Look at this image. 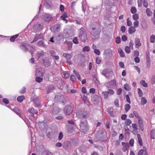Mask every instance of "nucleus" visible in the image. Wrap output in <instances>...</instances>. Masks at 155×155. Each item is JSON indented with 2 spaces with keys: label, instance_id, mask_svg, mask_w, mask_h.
Masks as SVG:
<instances>
[{
  "label": "nucleus",
  "instance_id": "1",
  "mask_svg": "<svg viewBox=\"0 0 155 155\" xmlns=\"http://www.w3.org/2000/svg\"><path fill=\"white\" fill-rule=\"evenodd\" d=\"M90 32L91 34L94 37L93 39H98L99 38L100 34L99 28L96 23L92 24L90 25Z\"/></svg>",
  "mask_w": 155,
  "mask_h": 155
},
{
  "label": "nucleus",
  "instance_id": "2",
  "mask_svg": "<svg viewBox=\"0 0 155 155\" xmlns=\"http://www.w3.org/2000/svg\"><path fill=\"white\" fill-rule=\"evenodd\" d=\"M78 37L79 39L82 41L85 42L87 39L86 31L83 27L80 29Z\"/></svg>",
  "mask_w": 155,
  "mask_h": 155
},
{
  "label": "nucleus",
  "instance_id": "3",
  "mask_svg": "<svg viewBox=\"0 0 155 155\" xmlns=\"http://www.w3.org/2000/svg\"><path fill=\"white\" fill-rule=\"evenodd\" d=\"M77 116L79 118H85L88 117L89 115V113L87 111H85L84 110H78L76 113Z\"/></svg>",
  "mask_w": 155,
  "mask_h": 155
},
{
  "label": "nucleus",
  "instance_id": "4",
  "mask_svg": "<svg viewBox=\"0 0 155 155\" xmlns=\"http://www.w3.org/2000/svg\"><path fill=\"white\" fill-rule=\"evenodd\" d=\"M63 111L66 115H70L73 111L72 106L70 105L65 106L63 109Z\"/></svg>",
  "mask_w": 155,
  "mask_h": 155
},
{
  "label": "nucleus",
  "instance_id": "5",
  "mask_svg": "<svg viewBox=\"0 0 155 155\" xmlns=\"http://www.w3.org/2000/svg\"><path fill=\"white\" fill-rule=\"evenodd\" d=\"M114 91L111 89H109L107 91H104L102 92V94L104 96V98L105 99L108 98L109 95H111L114 94Z\"/></svg>",
  "mask_w": 155,
  "mask_h": 155
},
{
  "label": "nucleus",
  "instance_id": "6",
  "mask_svg": "<svg viewBox=\"0 0 155 155\" xmlns=\"http://www.w3.org/2000/svg\"><path fill=\"white\" fill-rule=\"evenodd\" d=\"M80 128L82 130H86L88 128L86 120L85 119H82L80 124Z\"/></svg>",
  "mask_w": 155,
  "mask_h": 155
},
{
  "label": "nucleus",
  "instance_id": "7",
  "mask_svg": "<svg viewBox=\"0 0 155 155\" xmlns=\"http://www.w3.org/2000/svg\"><path fill=\"white\" fill-rule=\"evenodd\" d=\"M103 132L101 131L100 134L99 133L96 136V138L97 140L101 142H103L104 141L105 137L103 135Z\"/></svg>",
  "mask_w": 155,
  "mask_h": 155
},
{
  "label": "nucleus",
  "instance_id": "8",
  "mask_svg": "<svg viewBox=\"0 0 155 155\" xmlns=\"http://www.w3.org/2000/svg\"><path fill=\"white\" fill-rule=\"evenodd\" d=\"M53 110L52 112V114L53 115H55L58 114L61 110V109H60L58 106H56L54 104H53Z\"/></svg>",
  "mask_w": 155,
  "mask_h": 155
},
{
  "label": "nucleus",
  "instance_id": "9",
  "mask_svg": "<svg viewBox=\"0 0 155 155\" xmlns=\"http://www.w3.org/2000/svg\"><path fill=\"white\" fill-rule=\"evenodd\" d=\"M52 18V15L47 14H45L42 15V20L45 21H49Z\"/></svg>",
  "mask_w": 155,
  "mask_h": 155
},
{
  "label": "nucleus",
  "instance_id": "10",
  "mask_svg": "<svg viewBox=\"0 0 155 155\" xmlns=\"http://www.w3.org/2000/svg\"><path fill=\"white\" fill-rule=\"evenodd\" d=\"M61 25L60 24H57L51 28V31L54 32H58L60 29Z\"/></svg>",
  "mask_w": 155,
  "mask_h": 155
},
{
  "label": "nucleus",
  "instance_id": "11",
  "mask_svg": "<svg viewBox=\"0 0 155 155\" xmlns=\"http://www.w3.org/2000/svg\"><path fill=\"white\" fill-rule=\"evenodd\" d=\"M91 100L94 102V104H97L100 101V98L98 95L94 94L91 96Z\"/></svg>",
  "mask_w": 155,
  "mask_h": 155
},
{
  "label": "nucleus",
  "instance_id": "12",
  "mask_svg": "<svg viewBox=\"0 0 155 155\" xmlns=\"http://www.w3.org/2000/svg\"><path fill=\"white\" fill-rule=\"evenodd\" d=\"M44 38V36L42 34H36L35 35L33 40L31 42V43L37 41L39 39H43Z\"/></svg>",
  "mask_w": 155,
  "mask_h": 155
},
{
  "label": "nucleus",
  "instance_id": "13",
  "mask_svg": "<svg viewBox=\"0 0 155 155\" xmlns=\"http://www.w3.org/2000/svg\"><path fill=\"white\" fill-rule=\"evenodd\" d=\"M43 26L39 23H37L34 26V30L36 31H40L42 29Z\"/></svg>",
  "mask_w": 155,
  "mask_h": 155
},
{
  "label": "nucleus",
  "instance_id": "14",
  "mask_svg": "<svg viewBox=\"0 0 155 155\" xmlns=\"http://www.w3.org/2000/svg\"><path fill=\"white\" fill-rule=\"evenodd\" d=\"M44 5L45 7L47 9L50 8L52 6V3L51 0H46L45 2Z\"/></svg>",
  "mask_w": 155,
  "mask_h": 155
},
{
  "label": "nucleus",
  "instance_id": "15",
  "mask_svg": "<svg viewBox=\"0 0 155 155\" xmlns=\"http://www.w3.org/2000/svg\"><path fill=\"white\" fill-rule=\"evenodd\" d=\"M71 147V143L70 142L66 141L64 143V145L63 147L65 149H68L70 148Z\"/></svg>",
  "mask_w": 155,
  "mask_h": 155
},
{
  "label": "nucleus",
  "instance_id": "16",
  "mask_svg": "<svg viewBox=\"0 0 155 155\" xmlns=\"http://www.w3.org/2000/svg\"><path fill=\"white\" fill-rule=\"evenodd\" d=\"M135 46L136 48H138L139 47H140L141 45L140 43V39L138 38H136L135 39Z\"/></svg>",
  "mask_w": 155,
  "mask_h": 155
},
{
  "label": "nucleus",
  "instance_id": "17",
  "mask_svg": "<svg viewBox=\"0 0 155 155\" xmlns=\"http://www.w3.org/2000/svg\"><path fill=\"white\" fill-rule=\"evenodd\" d=\"M43 60L44 61L43 64L46 67H48L50 65L51 61L49 59L46 60L43 59Z\"/></svg>",
  "mask_w": 155,
  "mask_h": 155
},
{
  "label": "nucleus",
  "instance_id": "18",
  "mask_svg": "<svg viewBox=\"0 0 155 155\" xmlns=\"http://www.w3.org/2000/svg\"><path fill=\"white\" fill-rule=\"evenodd\" d=\"M54 89V86L52 85H50L47 87V93L48 94L52 92Z\"/></svg>",
  "mask_w": 155,
  "mask_h": 155
},
{
  "label": "nucleus",
  "instance_id": "19",
  "mask_svg": "<svg viewBox=\"0 0 155 155\" xmlns=\"http://www.w3.org/2000/svg\"><path fill=\"white\" fill-rule=\"evenodd\" d=\"M109 71L107 69H104L101 72V74L106 78L109 76Z\"/></svg>",
  "mask_w": 155,
  "mask_h": 155
},
{
  "label": "nucleus",
  "instance_id": "20",
  "mask_svg": "<svg viewBox=\"0 0 155 155\" xmlns=\"http://www.w3.org/2000/svg\"><path fill=\"white\" fill-rule=\"evenodd\" d=\"M37 45L39 46L42 47L43 48H45L46 46V45L44 43V41L41 40L38 42Z\"/></svg>",
  "mask_w": 155,
  "mask_h": 155
},
{
  "label": "nucleus",
  "instance_id": "21",
  "mask_svg": "<svg viewBox=\"0 0 155 155\" xmlns=\"http://www.w3.org/2000/svg\"><path fill=\"white\" fill-rule=\"evenodd\" d=\"M122 144L123 147L122 150L123 152H125L127 150V146L129 147L128 145V143H126L124 142H122Z\"/></svg>",
  "mask_w": 155,
  "mask_h": 155
},
{
  "label": "nucleus",
  "instance_id": "22",
  "mask_svg": "<svg viewBox=\"0 0 155 155\" xmlns=\"http://www.w3.org/2000/svg\"><path fill=\"white\" fill-rule=\"evenodd\" d=\"M28 112L31 114L32 115L35 114H37L38 112L37 110H35L33 108H31L28 109Z\"/></svg>",
  "mask_w": 155,
  "mask_h": 155
},
{
  "label": "nucleus",
  "instance_id": "23",
  "mask_svg": "<svg viewBox=\"0 0 155 155\" xmlns=\"http://www.w3.org/2000/svg\"><path fill=\"white\" fill-rule=\"evenodd\" d=\"M33 101L35 104L36 107H39L40 105L39 100L38 98H36L33 99Z\"/></svg>",
  "mask_w": 155,
  "mask_h": 155
},
{
  "label": "nucleus",
  "instance_id": "24",
  "mask_svg": "<svg viewBox=\"0 0 155 155\" xmlns=\"http://www.w3.org/2000/svg\"><path fill=\"white\" fill-rule=\"evenodd\" d=\"M25 99V97L23 95L18 96L17 98V101L20 103L21 102Z\"/></svg>",
  "mask_w": 155,
  "mask_h": 155
},
{
  "label": "nucleus",
  "instance_id": "25",
  "mask_svg": "<svg viewBox=\"0 0 155 155\" xmlns=\"http://www.w3.org/2000/svg\"><path fill=\"white\" fill-rule=\"evenodd\" d=\"M63 56L66 58L67 60H70L72 57V55L71 54L64 53Z\"/></svg>",
  "mask_w": 155,
  "mask_h": 155
},
{
  "label": "nucleus",
  "instance_id": "26",
  "mask_svg": "<svg viewBox=\"0 0 155 155\" xmlns=\"http://www.w3.org/2000/svg\"><path fill=\"white\" fill-rule=\"evenodd\" d=\"M136 29L134 27L131 26L129 27L128 29L129 33L130 34H132L135 32Z\"/></svg>",
  "mask_w": 155,
  "mask_h": 155
},
{
  "label": "nucleus",
  "instance_id": "27",
  "mask_svg": "<svg viewBox=\"0 0 155 155\" xmlns=\"http://www.w3.org/2000/svg\"><path fill=\"white\" fill-rule=\"evenodd\" d=\"M18 36V34H16L12 36L10 39V41L12 42H14L15 41V39L17 38Z\"/></svg>",
  "mask_w": 155,
  "mask_h": 155
},
{
  "label": "nucleus",
  "instance_id": "28",
  "mask_svg": "<svg viewBox=\"0 0 155 155\" xmlns=\"http://www.w3.org/2000/svg\"><path fill=\"white\" fill-rule=\"evenodd\" d=\"M71 143L74 146H76L78 144V140L75 139H73L71 140Z\"/></svg>",
  "mask_w": 155,
  "mask_h": 155
},
{
  "label": "nucleus",
  "instance_id": "29",
  "mask_svg": "<svg viewBox=\"0 0 155 155\" xmlns=\"http://www.w3.org/2000/svg\"><path fill=\"white\" fill-rule=\"evenodd\" d=\"M137 137L138 139V143L140 146H143V143L142 138L141 137L140 135V134H137Z\"/></svg>",
  "mask_w": 155,
  "mask_h": 155
},
{
  "label": "nucleus",
  "instance_id": "30",
  "mask_svg": "<svg viewBox=\"0 0 155 155\" xmlns=\"http://www.w3.org/2000/svg\"><path fill=\"white\" fill-rule=\"evenodd\" d=\"M150 135L151 139H155V130H152L151 131Z\"/></svg>",
  "mask_w": 155,
  "mask_h": 155
},
{
  "label": "nucleus",
  "instance_id": "31",
  "mask_svg": "<svg viewBox=\"0 0 155 155\" xmlns=\"http://www.w3.org/2000/svg\"><path fill=\"white\" fill-rule=\"evenodd\" d=\"M113 109L112 108H108L107 109V112L110 115V116L111 117H113L114 115L113 114Z\"/></svg>",
  "mask_w": 155,
  "mask_h": 155
},
{
  "label": "nucleus",
  "instance_id": "32",
  "mask_svg": "<svg viewBox=\"0 0 155 155\" xmlns=\"http://www.w3.org/2000/svg\"><path fill=\"white\" fill-rule=\"evenodd\" d=\"M20 47L22 50H24L25 52H26L28 50V49L26 45L25 44H22L20 45Z\"/></svg>",
  "mask_w": 155,
  "mask_h": 155
},
{
  "label": "nucleus",
  "instance_id": "33",
  "mask_svg": "<svg viewBox=\"0 0 155 155\" xmlns=\"http://www.w3.org/2000/svg\"><path fill=\"white\" fill-rule=\"evenodd\" d=\"M146 12L147 15L148 16H150L152 14V12L150 11V8H147L146 9Z\"/></svg>",
  "mask_w": 155,
  "mask_h": 155
},
{
  "label": "nucleus",
  "instance_id": "34",
  "mask_svg": "<svg viewBox=\"0 0 155 155\" xmlns=\"http://www.w3.org/2000/svg\"><path fill=\"white\" fill-rule=\"evenodd\" d=\"M146 58L147 60V67H149L150 65V57L149 55H147L146 56Z\"/></svg>",
  "mask_w": 155,
  "mask_h": 155
},
{
  "label": "nucleus",
  "instance_id": "35",
  "mask_svg": "<svg viewBox=\"0 0 155 155\" xmlns=\"http://www.w3.org/2000/svg\"><path fill=\"white\" fill-rule=\"evenodd\" d=\"M82 100L84 102V103L88 105V104H89V103L88 102V101L87 100V97L86 96L84 95H83L82 97Z\"/></svg>",
  "mask_w": 155,
  "mask_h": 155
},
{
  "label": "nucleus",
  "instance_id": "36",
  "mask_svg": "<svg viewBox=\"0 0 155 155\" xmlns=\"http://www.w3.org/2000/svg\"><path fill=\"white\" fill-rule=\"evenodd\" d=\"M141 104L143 105H145L147 102V101L144 97H142L141 99Z\"/></svg>",
  "mask_w": 155,
  "mask_h": 155
},
{
  "label": "nucleus",
  "instance_id": "37",
  "mask_svg": "<svg viewBox=\"0 0 155 155\" xmlns=\"http://www.w3.org/2000/svg\"><path fill=\"white\" fill-rule=\"evenodd\" d=\"M35 50V47H33L32 46H31L29 52L31 53V55L33 56L34 54V52Z\"/></svg>",
  "mask_w": 155,
  "mask_h": 155
},
{
  "label": "nucleus",
  "instance_id": "38",
  "mask_svg": "<svg viewBox=\"0 0 155 155\" xmlns=\"http://www.w3.org/2000/svg\"><path fill=\"white\" fill-rule=\"evenodd\" d=\"M66 43H67L68 46V50H71L72 45L73 44V43L72 42L70 41H67L66 42Z\"/></svg>",
  "mask_w": 155,
  "mask_h": 155
},
{
  "label": "nucleus",
  "instance_id": "39",
  "mask_svg": "<svg viewBox=\"0 0 155 155\" xmlns=\"http://www.w3.org/2000/svg\"><path fill=\"white\" fill-rule=\"evenodd\" d=\"M125 110L126 112H128L130 108V106L129 104H127L125 106Z\"/></svg>",
  "mask_w": 155,
  "mask_h": 155
},
{
  "label": "nucleus",
  "instance_id": "40",
  "mask_svg": "<svg viewBox=\"0 0 155 155\" xmlns=\"http://www.w3.org/2000/svg\"><path fill=\"white\" fill-rule=\"evenodd\" d=\"M140 84L143 87H147V84L145 82V81L143 80H141L140 82Z\"/></svg>",
  "mask_w": 155,
  "mask_h": 155
},
{
  "label": "nucleus",
  "instance_id": "41",
  "mask_svg": "<svg viewBox=\"0 0 155 155\" xmlns=\"http://www.w3.org/2000/svg\"><path fill=\"white\" fill-rule=\"evenodd\" d=\"M138 94L140 97H141L143 96V94L140 88L137 89Z\"/></svg>",
  "mask_w": 155,
  "mask_h": 155
},
{
  "label": "nucleus",
  "instance_id": "42",
  "mask_svg": "<svg viewBox=\"0 0 155 155\" xmlns=\"http://www.w3.org/2000/svg\"><path fill=\"white\" fill-rule=\"evenodd\" d=\"M137 9L134 7H132L130 9L131 12L132 14H134L137 12Z\"/></svg>",
  "mask_w": 155,
  "mask_h": 155
},
{
  "label": "nucleus",
  "instance_id": "43",
  "mask_svg": "<svg viewBox=\"0 0 155 155\" xmlns=\"http://www.w3.org/2000/svg\"><path fill=\"white\" fill-rule=\"evenodd\" d=\"M131 123V121L129 119H127L125 120V124L127 126H129Z\"/></svg>",
  "mask_w": 155,
  "mask_h": 155
},
{
  "label": "nucleus",
  "instance_id": "44",
  "mask_svg": "<svg viewBox=\"0 0 155 155\" xmlns=\"http://www.w3.org/2000/svg\"><path fill=\"white\" fill-rule=\"evenodd\" d=\"M42 80L43 78L39 77H37L35 79V81L38 83L42 82Z\"/></svg>",
  "mask_w": 155,
  "mask_h": 155
},
{
  "label": "nucleus",
  "instance_id": "45",
  "mask_svg": "<svg viewBox=\"0 0 155 155\" xmlns=\"http://www.w3.org/2000/svg\"><path fill=\"white\" fill-rule=\"evenodd\" d=\"M110 84L111 85L115 86L116 84V81L115 80H112L110 82Z\"/></svg>",
  "mask_w": 155,
  "mask_h": 155
},
{
  "label": "nucleus",
  "instance_id": "46",
  "mask_svg": "<svg viewBox=\"0 0 155 155\" xmlns=\"http://www.w3.org/2000/svg\"><path fill=\"white\" fill-rule=\"evenodd\" d=\"M124 87V88L127 91H129L130 89V86L127 84H125Z\"/></svg>",
  "mask_w": 155,
  "mask_h": 155
},
{
  "label": "nucleus",
  "instance_id": "47",
  "mask_svg": "<svg viewBox=\"0 0 155 155\" xmlns=\"http://www.w3.org/2000/svg\"><path fill=\"white\" fill-rule=\"evenodd\" d=\"M90 50V48L89 46H85L83 49V51L84 52L89 51Z\"/></svg>",
  "mask_w": 155,
  "mask_h": 155
},
{
  "label": "nucleus",
  "instance_id": "48",
  "mask_svg": "<svg viewBox=\"0 0 155 155\" xmlns=\"http://www.w3.org/2000/svg\"><path fill=\"white\" fill-rule=\"evenodd\" d=\"M80 150L81 152H84L86 150V147L82 145L80 147Z\"/></svg>",
  "mask_w": 155,
  "mask_h": 155
},
{
  "label": "nucleus",
  "instance_id": "49",
  "mask_svg": "<svg viewBox=\"0 0 155 155\" xmlns=\"http://www.w3.org/2000/svg\"><path fill=\"white\" fill-rule=\"evenodd\" d=\"M118 52L120 54V55L121 57H124L125 55L124 53L123 52V50L121 49L118 50Z\"/></svg>",
  "mask_w": 155,
  "mask_h": 155
},
{
  "label": "nucleus",
  "instance_id": "50",
  "mask_svg": "<svg viewBox=\"0 0 155 155\" xmlns=\"http://www.w3.org/2000/svg\"><path fill=\"white\" fill-rule=\"evenodd\" d=\"M134 115L135 117L137 118V119H140L141 118L139 115L138 112L136 111H134L133 112Z\"/></svg>",
  "mask_w": 155,
  "mask_h": 155
},
{
  "label": "nucleus",
  "instance_id": "51",
  "mask_svg": "<svg viewBox=\"0 0 155 155\" xmlns=\"http://www.w3.org/2000/svg\"><path fill=\"white\" fill-rule=\"evenodd\" d=\"M111 50L109 49H107L106 50H105L104 51V54H106V55H109L110 53L111 52Z\"/></svg>",
  "mask_w": 155,
  "mask_h": 155
},
{
  "label": "nucleus",
  "instance_id": "52",
  "mask_svg": "<svg viewBox=\"0 0 155 155\" xmlns=\"http://www.w3.org/2000/svg\"><path fill=\"white\" fill-rule=\"evenodd\" d=\"M155 36L154 35H151L150 37V41L151 43H153L155 41Z\"/></svg>",
  "mask_w": 155,
  "mask_h": 155
},
{
  "label": "nucleus",
  "instance_id": "53",
  "mask_svg": "<svg viewBox=\"0 0 155 155\" xmlns=\"http://www.w3.org/2000/svg\"><path fill=\"white\" fill-rule=\"evenodd\" d=\"M125 51L127 53H129L130 52V47L128 46H126L125 47Z\"/></svg>",
  "mask_w": 155,
  "mask_h": 155
},
{
  "label": "nucleus",
  "instance_id": "54",
  "mask_svg": "<svg viewBox=\"0 0 155 155\" xmlns=\"http://www.w3.org/2000/svg\"><path fill=\"white\" fill-rule=\"evenodd\" d=\"M41 70L38 69L36 71V74L37 76H39L42 75V72H41Z\"/></svg>",
  "mask_w": 155,
  "mask_h": 155
},
{
  "label": "nucleus",
  "instance_id": "55",
  "mask_svg": "<svg viewBox=\"0 0 155 155\" xmlns=\"http://www.w3.org/2000/svg\"><path fill=\"white\" fill-rule=\"evenodd\" d=\"M114 104L115 106L118 107L119 106V100L118 99H116L114 101Z\"/></svg>",
  "mask_w": 155,
  "mask_h": 155
},
{
  "label": "nucleus",
  "instance_id": "56",
  "mask_svg": "<svg viewBox=\"0 0 155 155\" xmlns=\"http://www.w3.org/2000/svg\"><path fill=\"white\" fill-rule=\"evenodd\" d=\"M133 19L134 20H137L138 19V15L137 14H135L133 16Z\"/></svg>",
  "mask_w": 155,
  "mask_h": 155
},
{
  "label": "nucleus",
  "instance_id": "57",
  "mask_svg": "<svg viewBox=\"0 0 155 155\" xmlns=\"http://www.w3.org/2000/svg\"><path fill=\"white\" fill-rule=\"evenodd\" d=\"M134 140L133 139H130L129 141V144L130 146L133 147L134 146Z\"/></svg>",
  "mask_w": 155,
  "mask_h": 155
},
{
  "label": "nucleus",
  "instance_id": "58",
  "mask_svg": "<svg viewBox=\"0 0 155 155\" xmlns=\"http://www.w3.org/2000/svg\"><path fill=\"white\" fill-rule=\"evenodd\" d=\"M121 39L119 37H117L115 39V41L116 43L118 44L120 42Z\"/></svg>",
  "mask_w": 155,
  "mask_h": 155
},
{
  "label": "nucleus",
  "instance_id": "59",
  "mask_svg": "<svg viewBox=\"0 0 155 155\" xmlns=\"http://www.w3.org/2000/svg\"><path fill=\"white\" fill-rule=\"evenodd\" d=\"M101 62V58L99 57H97L96 58V62L97 64H100Z\"/></svg>",
  "mask_w": 155,
  "mask_h": 155
},
{
  "label": "nucleus",
  "instance_id": "60",
  "mask_svg": "<svg viewBox=\"0 0 155 155\" xmlns=\"http://www.w3.org/2000/svg\"><path fill=\"white\" fill-rule=\"evenodd\" d=\"M2 101L5 104H8L9 103L8 100L6 98H3Z\"/></svg>",
  "mask_w": 155,
  "mask_h": 155
},
{
  "label": "nucleus",
  "instance_id": "61",
  "mask_svg": "<svg viewBox=\"0 0 155 155\" xmlns=\"http://www.w3.org/2000/svg\"><path fill=\"white\" fill-rule=\"evenodd\" d=\"M38 54L40 56H44L46 54V53L45 52H44L43 51H41L39 52H38Z\"/></svg>",
  "mask_w": 155,
  "mask_h": 155
},
{
  "label": "nucleus",
  "instance_id": "62",
  "mask_svg": "<svg viewBox=\"0 0 155 155\" xmlns=\"http://www.w3.org/2000/svg\"><path fill=\"white\" fill-rule=\"evenodd\" d=\"M73 42L75 44H78V39L77 37H75L73 39Z\"/></svg>",
  "mask_w": 155,
  "mask_h": 155
},
{
  "label": "nucleus",
  "instance_id": "63",
  "mask_svg": "<svg viewBox=\"0 0 155 155\" xmlns=\"http://www.w3.org/2000/svg\"><path fill=\"white\" fill-rule=\"evenodd\" d=\"M63 137V134L62 132H60L59 133V135L58 136V139L59 140H62Z\"/></svg>",
  "mask_w": 155,
  "mask_h": 155
},
{
  "label": "nucleus",
  "instance_id": "64",
  "mask_svg": "<svg viewBox=\"0 0 155 155\" xmlns=\"http://www.w3.org/2000/svg\"><path fill=\"white\" fill-rule=\"evenodd\" d=\"M45 153L46 155H52V153L48 150H46L45 151Z\"/></svg>",
  "mask_w": 155,
  "mask_h": 155
}]
</instances>
